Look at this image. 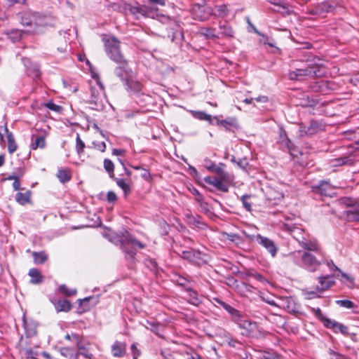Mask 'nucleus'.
Returning <instances> with one entry per match:
<instances>
[{
  "label": "nucleus",
  "instance_id": "obj_1",
  "mask_svg": "<svg viewBox=\"0 0 359 359\" xmlns=\"http://www.w3.org/2000/svg\"><path fill=\"white\" fill-rule=\"evenodd\" d=\"M117 238L127 259H133L135 257L137 248L142 249L145 247L144 244L137 241L126 230L120 231L117 234Z\"/></svg>",
  "mask_w": 359,
  "mask_h": 359
},
{
  "label": "nucleus",
  "instance_id": "obj_2",
  "mask_svg": "<svg viewBox=\"0 0 359 359\" xmlns=\"http://www.w3.org/2000/svg\"><path fill=\"white\" fill-rule=\"evenodd\" d=\"M290 256L297 265L312 272L316 271L321 264V262L310 252L297 250L292 252Z\"/></svg>",
  "mask_w": 359,
  "mask_h": 359
},
{
  "label": "nucleus",
  "instance_id": "obj_3",
  "mask_svg": "<svg viewBox=\"0 0 359 359\" xmlns=\"http://www.w3.org/2000/svg\"><path fill=\"white\" fill-rule=\"evenodd\" d=\"M324 72L322 67L314 63L309 64L305 68L297 69L289 73V78L291 80L303 81L308 77L321 76Z\"/></svg>",
  "mask_w": 359,
  "mask_h": 359
},
{
  "label": "nucleus",
  "instance_id": "obj_4",
  "mask_svg": "<svg viewBox=\"0 0 359 359\" xmlns=\"http://www.w3.org/2000/svg\"><path fill=\"white\" fill-rule=\"evenodd\" d=\"M104 50L107 56L115 62H123L126 60L120 50L121 42L114 36L104 40Z\"/></svg>",
  "mask_w": 359,
  "mask_h": 359
},
{
  "label": "nucleus",
  "instance_id": "obj_5",
  "mask_svg": "<svg viewBox=\"0 0 359 359\" xmlns=\"http://www.w3.org/2000/svg\"><path fill=\"white\" fill-rule=\"evenodd\" d=\"M242 330V334L248 337L259 338L264 336L263 332L257 323L245 319L241 314L238 321L235 322Z\"/></svg>",
  "mask_w": 359,
  "mask_h": 359
},
{
  "label": "nucleus",
  "instance_id": "obj_6",
  "mask_svg": "<svg viewBox=\"0 0 359 359\" xmlns=\"http://www.w3.org/2000/svg\"><path fill=\"white\" fill-rule=\"evenodd\" d=\"M90 96L89 98V103L92 104V109L95 110H100L104 107V87L97 82V86H90Z\"/></svg>",
  "mask_w": 359,
  "mask_h": 359
},
{
  "label": "nucleus",
  "instance_id": "obj_7",
  "mask_svg": "<svg viewBox=\"0 0 359 359\" xmlns=\"http://www.w3.org/2000/svg\"><path fill=\"white\" fill-rule=\"evenodd\" d=\"M342 203L350 209L346 211V215L349 221H359V199L344 198Z\"/></svg>",
  "mask_w": 359,
  "mask_h": 359
},
{
  "label": "nucleus",
  "instance_id": "obj_8",
  "mask_svg": "<svg viewBox=\"0 0 359 359\" xmlns=\"http://www.w3.org/2000/svg\"><path fill=\"white\" fill-rule=\"evenodd\" d=\"M180 256L183 259H187L189 262L198 266L203 265L206 262L205 255H203L198 250H183Z\"/></svg>",
  "mask_w": 359,
  "mask_h": 359
},
{
  "label": "nucleus",
  "instance_id": "obj_9",
  "mask_svg": "<svg viewBox=\"0 0 359 359\" xmlns=\"http://www.w3.org/2000/svg\"><path fill=\"white\" fill-rule=\"evenodd\" d=\"M325 129V126L320 121L311 120L309 126H300L301 135H312Z\"/></svg>",
  "mask_w": 359,
  "mask_h": 359
},
{
  "label": "nucleus",
  "instance_id": "obj_10",
  "mask_svg": "<svg viewBox=\"0 0 359 359\" xmlns=\"http://www.w3.org/2000/svg\"><path fill=\"white\" fill-rule=\"evenodd\" d=\"M248 236L251 239L255 238L257 242L259 245H262L271 255L272 257H275L276 255L278 248L272 240L269 239V238L262 236L260 234H257L255 236Z\"/></svg>",
  "mask_w": 359,
  "mask_h": 359
},
{
  "label": "nucleus",
  "instance_id": "obj_11",
  "mask_svg": "<svg viewBox=\"0 0 359 359\" xmlns=\"http://www.w3.org/2000/svg\"><path fill=\"white\" fill-rule=\"evenodd\" d=\"M116 63L118 65V67L114 69V74L126 83L134 73L131 69L128 68L126 60H123V62Z\"/></svg>",
  "mask_w": 359,
  "mask_h": 359
},
{
  "label": "nucleus",
  "instance_id": "obj_12",
  "mask_svg": "<svg viewBox=\"0 0 359 359\" xmlns=\"http://www.w3.org/2000/svg\"><path fill=\"white\" fill-rule=\"evenodd\" d=\"M285 229L288 231L294 239H295L299 244L303 242V240L306 238L305 233L303 229L289 224H284Z\"/></svg>",
  "mask_w": 359,
  "mask_h": 359
},
{
  "label": "nucleus",
  "instance_id": "obj_13",
  "mask_svg": "<svg viewBox=\"0 0 359 359\" xmlns=\"http://www.w3.org/2000/svg\"><path fill=\"white\" fill-rule=\"evenodd\" d=\"M53 22L54 19L50 13L35 12L34 25L50 26Z\"/></svg>",
  "mask_w": 359,
  "mask_h": 359
},
{
  "label": "nucleus",
  "instance_id": "obj_14",
  "mask_svg": "<svg viewBox=\"0 0 359 359\" xmlns=\"http://www.w3.org/2000/svg\"><path fill=\"white\" fill-rule=\"evenodd\" d=\"M124 85L126 86V89L134 95H138L142 91L143 85L139 81L136 80L134 74L128 80L126 83H124Z\"/></svg>",
  "mask_w": 359,
  "mask_h": 359
},
{
  "label": "nucleus",
  "instance_id": "obj_15",
  "mask_svg": "<svg viewBox=\"0 0 359 359\" xmlns=\"http://www.w3.org/2000/svg\"><path fill=\"white\" fill-rule=\"evenodd\" d=\"M25 65L26 67V72L28 76L36 80L41 76L40 67L36 63H32L29 60H25Z\"/></svg>",
  "mask_w": 359,
  "mask_h": 359
},
{
  "label": "nucleus",
  "instance_id": "obj_16",
  "mask_svg": "<svg viewBox=\"0 0 359 359\" xmlns=\"http://www.w3.org/2000/svg\"><path fill=\"white\" fill-rule=\"evenodd\" d=\"M314 192L325 196H331L334 193V187L327 181H321L317 186L313 187Z\"/></svg>",
  "mask_w": 359,
  "mask_h": 359
},
{
  "label": "nucleus",
  "instance_id": "obj_17",
  "mask_svg": "<svg viewBox=\"0 0 359 359\" xmlns=\"http://www.w3.org/2000/svg\"><path fill=\"white\" fill-rule=\"evenodd\" d=\"M214 120L217 126H222L226 130L238 128V123L236 117H228L224 120H220L218 116H214Z\"/></svg>",
  "mask_w": 359,
  "mask_h": 359
},
{
  "label": "nucleus",
  "instance_id": "obj_18",
  "mask_svg": "<svg viewBox=\"0 0 359 359\" xmlns=\"http://www.w3.org/2000/svg\"><path fill=\"white\" fill-rule=\"evenodd\" d=\"M325 326L327 328L332 329L336 333L340 332L344 335L348 334V328L344 325L331 319L325 320Z\"/></svg>",
  "mask_w": 359,
  "mask_h": 359
},
{
  "label": "nucleus",
  "instance_id": "obj_19",
  "mask_svg": "<svg viewBox=\"0 0 359 359\" xmlns=\"http://www.w3.org/2000/svg\"><path fill=\"white\" fill-rule=\"evenodd\" d=\"M204 181L222 192L229 191V187L223 182L225 181L219 177H206L204 178Z\"/></svg>",
  "mask_w": 359,
  "mask_h": 359
},
{
  "label": "nucleus",
  "instance_id": "obj_20",
  "mask_svg": "<svg viewBox=\"0 0 359 359\" xmlns=\"http://www.w3.org/2000/svg\"><path fill=\"white\" fill-rule=\"evenodd\" d=\"M29 344L28 341L22 336L19 341L20 349L24 353L26 358L36 359L38 353L33 349L27 348Z\"/></svg>",
  "mask_w": 359,
  "mask_h": 359
},
{
  "label": "nucleus",
  "instance_id": "obj_21",
  "mask_svg": "<svg viewBox=\"0 0 359 359\" xmlns=\"http://www.w3.org/2000/svg\"><path fill=\"white\" fill-rule=\"evenodd\" d=\"M46 136L43 135L32 134L31 137L30 148L32 150L43 149L46 147Z\"/></svg>",
  "mask_w": 359,
  "mask_h": 359
},
{
  "label": "nucleus",
  "instance_id": "obj_22",
  "mask_svg": "<svg viewBox=\"0 0 359 359\" xmlns=\"http://www.w3.org/2000/svg\"><path fill=\"white\" fill-rule=\"evenodd\" d=\"M24 328H25V337H23L26 340L28 338L32 337L35 336L37 333V325L35 322L32 320L27 321L24 320Z\"/></svg>",
  "mask_w": 359,
  "mask_h": 359
},
{
  "label": "nucleus",
  "instance_id": "obj_23",
  "mask_svg": "<svg viewBox=\"0 0 359 359\" xmlns=\"http://www.w3.org/2000/svg\"><path fill=\"white\" fill-rule=\"evenodd\" d=\"M300 246L306 252H318L320 251V246L316 240H308L306 238L299 243Z\"/></svg>",
  "mask_w": 359,
  "mask_h": 359
},
{
  "label": "nucleus",
  "instance_id": "obj_24",
  "mask_svg": "<svg viewBox=\"0 0 359 359\" xmlns=\"http://www.w3.org/2000/svg\"><path fill=\"white\" fill-rule=\"evenodd\" d=\"M318 279L320 286L317 287V290L320 292L329 289L334 284V281L333 280L332 278L329 276H320Z\"/></svg>",
  "mask_w": 359,
  "mask_h": 359
},
{
  "label": "nucleus",
  "instance_id": "obj_25",
  "mask_svg": "<svg viewBox=\"0 0 359 359\" xmlns=\"http://www.w3.org/2000/svg\"><path fill=\"white\" fill-rule=\"evenodd\" d=\"M225 164L223 163H219V164H216L214 168L212 170V172L216 174L218 177L221 178L224 181H229L230 180L229 174L224 170Z\"/></svg>",
  "mask_w": 359,
  "mask_h": 359
},
{
  "label": "nucleus",
  "instance_id": "obj_26",
  "mask_svg": "<svg viewBox=\"0 0 359 359\" xmlns=\"http://www.w3.org/2000/svg\"><path fill=\"white\" fill-rule=\"evenodd\" d=\"M206 9L205 7L196 5L193 8V13L194 18L198 20L204 21L208 19V15L210 13V8H208V14L202 13Z\"/></svg>",
  "mask_w": 359,
  "mask_h": 359
},
{
  "label": "nucleus",
  "instance_id": "obj_27",
  "mask_svg": "<svg viewBox=\"0 0 359 359\" xmlns=\"http://www.w3.org/2000/svg\"><path fill=\"white\" fill-rule=\"evenodd\" d=\"M126 344L123 342L116 341L111 346V353L114 357H122L125 355Z\"/></svg>",
  "mask_w": 359,
  "mask_h": 359
},
{
  "label": "nucleus",
  "instance_id": "obj_28",
  "mask_svg": "<svg viewBox=\"0 0 359 359\" xmlns=\"http://www.w3.org/2000/svg\"><path fill=\"white\" fill-rule=\"evenodd\" d=\"M158 9L147 5H141L142 17L156 18L158 15Z\"/></svg>",
  "mask_w": 359,
  "mask_h": 359
},
{
  "label": "nucleus",
  "instance_id": "obj_29",
  "mask_svg": "<svg viewBox=\"0 0 359 359\" xmlns=\"http://www.w3.org/2000/svg\"><path fill=\"white\" fill-rule=\"evenodd\" d=\"M4 131L6 133V138L8 141V151L10 154H13L18 149V145L15 143L14 136L11 132H9L6 126L4 127Z\"/></svg>",
  "mask_w": 359,
  "mask_h": 359
},
{
  "label": "nucleus",
  "instance_id": "obj_30",
  "mask_svg": "<svg viewBox=\"0 0 359 359\" xmlns=\"http://www.w3.org/2000/svg\"><path fill=\"white\" fill-rule=\"evenodd\" d=\"M330 6L326 2H323L316 5L314 8H311L309 13L312 15H321L329 12Z\"/></svg>",
  "mask_w": 359,
  "mask_h": 359
},
{
  "label": "nucleus",
  "instance_id": "obj_31",
  "mask_svg": "<svg viewBox=\"0 0 359 359\" xmlns=\"http://www.w3.org/2000/svg\"><path fill=\"white\" fill-rule=\"evenodd\" d=\"M31 191H26L24 193L18 192L15 196L16 201L20 205H25L31 203Z\"/></svg>",
  "mask_w": 359,
  "mask_h": 359
},
{
  "label": "nucleus",
  "instance_id": "obj_32",
  "mask_svg": "<svg viewBox=\"0 0 359 359\" xmlns=\"http://www.w3.org/2000/svg\"><path fill=\"white\" fill-rule=\"evenodd\" d=\"M219 34L222 37L224 38H232L233 36V31L231 27L226 22L220 24L219 26Z\"/></svg>",
  "mask_w": 359,
  "mask_h": 359
},
{
  "label": "nucleus",
  "instance_id": "obj_33",
  "mask_svg": "<svg viewBox=\"0 0 359 359\" xmlns=\"http://www.w3.org/2000/svg\"><path fill=\"white\" fill-rule=\"evenodd\" d=\"M28 274L31 277V283L39 284L43 282V277L39 269L32 268L29 269Z\"/></svg>",
  "mask_w": 359,
  "mask_h": 359
},
{
  "label": "nucleus",
  "instance_id": "obj_34",
  "mask_svg": "<svg viewBox=\"0 0 359 359\" xmlns=\"http://www.w3.org/2000/svg\"><path fill=\"white\" fill-rule=\"evenodd\" d=\"M59 352L64 359H76L78 355L75 349L69 347L61 348Z\"/></svg>",
  "mask_w": 359,
  "mask_h": 359
},
{
  "label": "nucleus",
  "instance_id": "obj_35",
  "mask_svg": "<svg viewBox=\"0 0 359 359\" xmlns=\"http://www.w3.org/2000/svg\"><path fill=\"white\" fill-rule=\"evenodd\" d=\"M355 161L352 156H341L332 161L334 166L343 165H353Z\"/></svg>",
  "mask_w": 359,
  "mask_h": 359
},
{
  "label": "nucleus",
  "instance_id": "obj_36",
  "mask_svg": "<svg viewBox=\"0 0 359 359\" xmlns=\"http://www.w3.org/2000/svg\"><path fill=\"white\" fill-rule=\"evenodd\" d=\"M55 308L57 312H67L71 309L72 305L67 299H62L55 303Z\"/></svg>",
  "mask_w": 359,
  "mask_h": 359
},
{
  "label": "nucleus",
  "instance_id": "obj_37",
  "mask_svg": "<svg viewBox=\"0 0 359 359\" xmlns=\"http://www.w3.org/2000/svg\"><path fill=\"white\" fill-rule=\"evenodd\" d=\"M192 116L201 121H208L210 124H213L212 121L214 120V117L211 115L206 114L202 111H191Z\"/></svg>",
  "mask_w": 359,
  "mask_h": 359
},
{
  "label": "nucleus",
  "instance_id": "obj_38",
  "mask_svg": "<svg viewBox=\"0 0 359 359\" xmlns=\"http://www.w3.org/2000/svg\"><path fill=\"white\" fill-rule=\"evenodd\" d=\"M35 12H27L23 13L21 18V23L25 26L34 25Z\"/></svg>",
  "mask_w": 359,
  "mask_h": 359
},
{
  "label": "nucleus",
  "instance_id": "obj_39",
  "mask_svg": "<svg viewBox=\"0 0 359 359\" xmlns=\"http://www.w3.org/2000/svg\"><path fill=\"white\" fill-rule=\"evenodd\" d=\"M144 325L147 329H149L156 334L159 335L160 324L155 320H147Z\"/></svg>",
  "mask_w": 359,
  "mask_h": 359
},
{
  "label": "nucleus",
  "instance_id": "obj_40",
  "mask_svg": "<svg viewBox=\"0 0 359 359\" xmlns=\"http://www.w3.org/2000/svg\"><path fill=\"white\" fill-rule=\"evenodd\" d=\"M71 172L68 169H60L57 173V177L62 183H65L71 180Z\"/></svg>",
  "mask_w": 359,
  "mask_h": 359
},
{
  "label": "nucleus",
  "instance_id": "obj_41",
  "mask_svg": "<svg viewBox=\"0 0 359 359\" xmlns=\"http://www.w3.org/2000/svg\"><path fill=\"white\" fill-rule=\"evenodd\" d=\"M224 309L230 314L231 320L234 323L236 321H238V318H240V316L242 314L239 311L234 309L228 304L225 305V307Z\"/></svg>",
  "mask_w": 359,
  "mask_h": 359
},
{
  "label": "nucleus",
  "instance_id": "obj_42",
  "mask_svg": "<svg viewBox=\"0 0 359 359\" xmlns=\"http://www.w3.org/2000/svg\"><path fill=\"white\" fill-rule=\"evenodd\" d=\"M130 14L135 16L136 19L142 17L141 5L136 3L135 5L129 4L127 8Z\"/></svg>",
  "mask_w": 359,
  "mask_h": 359
},
{
  "label": "nucleus",
  "instance_id": "obj_43",
  "mask_svg": "<svg viewBox=\"0 0 359 359\" xmlns=\"http://www.w3.org/2000/svg\"><path fill=\"white\" fill-rule=\"evenodd\" d=\"M32 256L34 258V262L36 264H41L44 263L48 259L47 255L44 252H34L32 253Z\"/></svg>",
  "mask_w": 359,
  "mask_h": 359
},
{
  "label": "nucleus",
  "instance_id": "obj_44",
  "mask_svg": "<svg viewBox=\"0 0 359 359\" xmlns=\"http://www.w3.org/2000/svg\"><path fill=\"white\" fill-rule=\"evenodd\" d=\"M200 33L210 39H215L219 36L215 34V29L212 27H201L200 29Z\"/></svg>",
  "mask_w": 359,
  "mask_h": 359
},
{
  "label": "nucleus",
  "instance_id": "obj_45",
  "mask_svg": "<svg viewBox=\"0 0 359 359\" xmlns=\"http://www.w3.org/2000/svg\"><path fill=\"white\" fill-rule=\"evenodd\" d=\"M188 222L191 224L196 226L200 227L201 225H203V222L201 221V217L198 215H193L191 214H187L186 215Z\"/></svg>",
  "mask_w": 359,
  "mask_h": 359
},
{
  "label": "nucleus",
  "instance_id": "obj_46",
  "mask_svg": "<svg viewBox=\"0 0 359 359\" xmlns=\"http://www.w3.org/2000/svg\"><path fill=\"white\" fill-rule=\"evenodd\" d=\"M113 179L116 184L123 191L125 195H128L130 192V185L127 184L124 180L116 177H114Z\"/></svg>",
  "mask_w": 359,
  "mask_h": 359
},
{
  "label": "nucleus",
  "instance_id": "obj_47",
  "mask_svg": "<svg viewBox=\"0 0 359 359\" xmlns=\"http://www.w3.org/2000/svg\"><path fill=\"white\" fill-rule=\"evenodd\" d=\"M104 168L105 170L109 173L110 177L114 178V165L113 162L109 159H107V158L104 159Z\"/></svg>",
  "mask_w": 359,
  "mask_h": 359
},
{
  "label": "nucleus",
  "instance_id": "obj_48",
  "mask_svg": "<svg viewBox=\"0 0 359 359\" xmlns=\"http://www.w3.org/2000/svg\"><path fill=\"white\" fill-rule=\"evenodd\" d=\"M336 304L341 307L346 309H353L355 307V304L348 299L337 300Z\"/></svg>",
  "mask_w": 359,
  "mask_h": 359
},
{
  "label": "nucleus",
  "instance_id": "obj_49",
  "mask_svg": "<svg viewBox=\"0 0 359 359\" xmlns=\"http://www.w3.org/2000/svg\"><path fill=\"white\" fill-rule=\"evenodd\" d=\"M76 142V152L79 156H81V154L83 152L86 145H85V143L80 138V136L79 134H77Z\"/></svg>",
  "mask_w": 359,
  "mask_h": 359
},
{
  "label": "nucleus",
  "instance_id": "obj_50",
  "mask_svg": "<svg viewBox=\"0 0 359 359\" xmlns=\"http://www.w3.org/2000/svg\"><path fill=\"white\" fill-rule=\"evenodd\" d=\"M59 291L66 296H72L76 294V290H70L65 285H61L59 287Z\"/></svg>",
  "mask_w": 359,
  "mask_h": 359
},
{
  "label": "nucleus",
  "instance_id": "obj_51",
  "mask_svg": "<svg viewBox=\"0 0 359 359\" xmlns=\"http://www.w3.org/2000/svg\"><path fill=\"white\" fill-rule=\"evenodd\" d=\"M327 86V83L325 81L315 82L311 86L312 90L316 92H323V88Z\"/></svg>",
  "mask_w": 359,
  "mask_h": 359
},
{
  "label": "nucleus",
  "instance_id": "obj_52",
  "mask_svg": "<svg viewBox=\"0 0 359 359\" xmlns=\"http://www.w3.org/2000/svg\"><path fill=\"white\" fill-rule=\"evenodd\" d=\"M250 198V195H243L241 198V201H242L243 205L245 209L249 212L252 211V204L248 201V199Z\"/></svg>",
  "mask_w": 359,
  "mask_h": 359
},
{
  "label": "nucleus",
  "instance_id": "obj_53",
  "mask_svg": "<svg viewBox=\"0 0 359 359\" xmlns=\"http://www.w3.org/2000/svg\"><path fill=\"white\" fill-rule=\"evenodd\" d=\"M189 302L192 304L196 305V306H198L201 302V301L197 296V293L193 290H190V292H189Z\"/></svg>",
  "mask_w": 359,
  "mask_h": 359
},
{
  "label": "nucleus",
  "instance_id": "obj_54",
  "mask_svg": "<svg viewBox=\"0 0 359 359\" xmlns=\"http://www.w3.org/2000/svg\"><path fill=\"white\" fill-rule=\"evenodd\" d=\"M216 12L221 17H225L228 14V9L226 5H220L216 6Z\"/></svg>",
  "mask_w": 359,
  "mask_h": 359
},
{
  "label": "nucleus",
  "instance_id": "obj_55",
  "mask_svg": "<svg viewBox=\"0 0 359 359\" xmlns=\"http://www.w3.org/2000/svg\"><path fill=\"white\" fill-rule=\"evenodd\" d=\"M225 342L228 344V346L233 348H236L237 345H241V343L238 340L229 336H226Z\"/></svg>",
  "mask_w": 359,
  "mask_h": 359
},
{
  "label": "nucleus",
  "instance_id": "obj_56",
  "mask_svg": "<svg viewBox=\"0 0 359 359\" xmlns=\"http://www.w3.org/2000/svg\"><path fill=\"white\" fill-rule=\"evenodd\" d=\"M147 267L149 268L151 271H155L157 269V264L155 260L151 259H147L144 262Z\"/></svg>",
  "mask_w": 359,
  "mask_h": 359
},
{
  "label": "nucleus",
  "instance_id": "obj_57",
  "mask_svg": "<svg viewBox=\"0 0 359 359\" xmlns=\"http://www.w3.org/2000/svg\"><path fill=\"white\" fill-rule=\"evenodd\" d=\"M197 203L199 204L202 211L204 212H208L210 211V207L208 203H206L203 198L198 199V201Z\"/></svg>",
  "mask_w": 359,
  "mask_h": 359
},
{
  "label": "nucleus",
  "instance_id": "obj_58",
  "mask_svg": "<svg viewBox=\"0 0 359 359\" xmlns=\"http://www.w3.org/2000/svg\"><path fill=\"white\" fill-rule=\"evenodd\" d=\"M204 167L210 172L214 168L216 164L209 158H205L203 162Z\"/></svg>",
  "mask_w": 359,
  "mask_h": 359
},
{
  "label": "nucleus",
  "instance_id": "obj_59",
  "mask_svg": "<svg viewBox=\"0 0 359 359\" xmlns=\"http://www.w3.org/2000/svg\"><path fill=\"white\" fill-rule=\"evenodd\" d=\"M94 147L97 150L104 152L106 149V144L104 142H93Z\"/></svg>",
  "mask_w": 359,
  "mask_h": 359
},
{
  "label": "nucleus",
  "instance_id": "obj_60",
  "mask_svg": "<svg viewBox=\"0 0 359 359\" xmlns=\"http://www.w3.org/2000/svg\"><path fill=\"white\" fill-rule=\"evenodd\" d=\"M238 166L243 170H245L249 165L248 159L246 158H239L236 162Z\"/></svg>",
  "mask_w": 359,
  "mask_h": 359
},
{
  "label": "nucleus",
  "instance_id": "obj_61",
  "mask_svg": "<svg viewBox=\"0 0 359 359\" xmlns=\"http://www.w3.org/2000/svg\"><path fill=\"white\" fill-rule=\"evenodd\" d=\"M348 139L352 140L356 144L359 143V130L354 131L348 135Z\"/></svg>",
  "mask_w": 359,
  "mask_h": 359
},
{
  "label": "nucleus",
  "instance_id": "obj_62",
  "mask_svg": "<svg viewBox=\"0 0 359 359\" xmlns=\"http://www.w3.org/2000/svg\"><path fill=\"white\" fill-rule=\"evenodd\" d=\"M46 106L48 109L53 110L54 111H59L60 109V106L55 104L53 102H49L46 104Z\"/></svg>",
  "mask_w": 359,
  "mask_h": 359
},
{
  "label": "nucleus",
  "instance_id": "obj_63",
  "mask_svg": "<svg viewBox=\"0 0 359 359\" xmlns=\"http://www.w3.org/2000/svg\"><path fill=\"white\" fill-rule=\"evenodd\" d=\"M131 351L133 353V359H137L138 357L140 355V351L136 347L135 344H132Z\"/></svg>",
  "mask_w": 359,
  "mask_h": 359
},
{
  "label": "nucleus",
  "instance_id": "obj_64",
  "mask_svg": "<svg viewBox=\"0 0 359 359\" xmlns=\"http://www.w3.org/2000/svg\"><path fill=\"white\" fill-rule=\"evenodd\" d=\"M329 354L330 359H343L344 356L341 355H339L338 353H336L333 350L330 349L329 350Z\"/></svg>",
  "mask_w": 359,
  "mask_h": 359
}]
</instances>
